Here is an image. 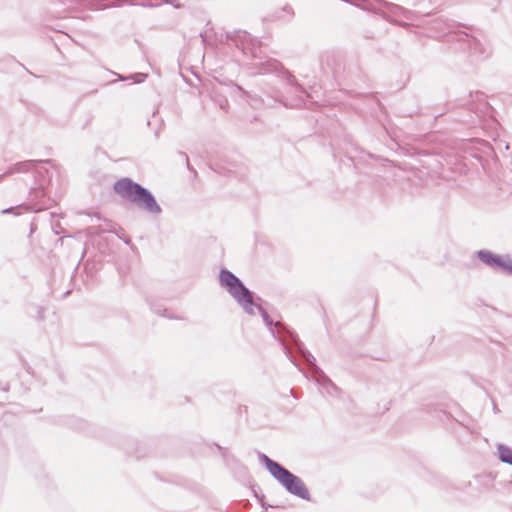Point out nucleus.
I'll return each mask as SVG.
<instances>
[{
    "label": "nucleus",
    "mask_w": 512,
    "mask_h": 512,
    "mask_svg": "<svg viewBox=\"0 0 512 512\" xmlns=\"http://www.w3.org/2000/svg\"><path fill=\"white\" fill-rule=\"evenodd\" d=\"M235 90H237L239 92H242V93H245L240 87H236Z\"/></svg>",
    "instance_id": "aec40b11"
},
{
    "label": "nucleus",
    "mask_w": 512,
    "mask_h": 512,
    "mask_svg": "<svg viewBox=\"0 0 512 512\" xmlns=\"http://www.w3.org/2000/svg\"><path fill=\"white\" fill-rule=\"evenodd\" d=\"M482 262L506 274H512V259L508 256L493 255L482 251Z\"/></svg>",
    "instance_id": "20e7f679"
},
{
    "label": "nucleus",
    "mask_w": 512,
    "mask_h": 512,
    "mask_svg": "<svg viewBox=\"0 0 512 512\" xmlns=\"http://www.w3.org/2000/svg\"><path fill=\"white\" fill-rule=\"evenodd\" d=\"M134 204L151 215H159L162 212L155 197L146 188L142 187L136 197Z\"/></svg>",
    "instance_id": "7ed1b4c3"
},
{
    "label": "nucleus",
    "mask_w": 512,
    "mask_h": 512,
    "mask_svg": "<svg viewBox=\"0 0 512 512\" xmlns=\"http://www.w3.org/2000/svg\"><path fill=\"white\" fill-rule=\"evenodd\" d=\"M32 169H35L37 173L41 174L43 167H38V165L33 161H25L16 164L10 173H20L24 171H30Z\"/></svg>",
    "instance_id": "6e6552de"
},
{
    "label": "nucleus",
    "mask_w": 512,
    "mask_h": 512,
    "mask_svg": "<svg viewBox=\"0 0 512 512\" xmlns=\"http://www.w3.org/2000/svg\"><path fill=\"white\" fill-rule=\"evenodd\" d=\"M490 149V145L487 142L482 141V153H486V151Z\"/></svg>",
    "instance_id": "2eb2a0df"
},
{
    "label": "nucleus",
    "mask_w": 512,
    "mask_h": 512,
    "mask_svg": "<svg viewBox=\"0 0 512 512\" xmlns=\"http://www.w3.org/2000/svg\"><path fill=\"white\" fill-rule=\"evenodd\" d=\"M31 195L36 199V198H40L42 196L45 195L44 193V190H43V185L41 184L40 187H37V188H32V192H31Z\"/></svg>",
    "instance_id": "9b49d317"
},
{
    "label": "nucleus",
    "mask_w": 512,
    "mask_h": 512,
    "mask_svg": "<svg viewBox=\"0 0 512 512\" xmlns=\"http://www.w3.org/2000/svg\"><path fill=\"white\" fill-rule=\"evenodd\" d=\"M132 4L133 3V0H112V3L110 6H113V7H120L124 4Z\"/></svg>",
    "instance_id": "ddd939ff"
},
{
    "label": "nucleus",
    "mask_w": 512,
    "mask_h": 512,
    "mask_svg": "<svg viewBox=\"0 0 512 512\" xmlns=\"http://www.w3.org/2000/svg\"><path fill=\"white\" fill-rule=\"evenodd\" d=\"M489 400H490V403H491V405H492L493 412H494V413H499V409H498V407H497V405H496L495 401H494L493 399H491V398H489Z\"/></svg>",
    "instance_id": "dca6fc26"
},
{
    "label": "nucleus",
    "mask_w": 512,
    "mask_h": 512,
    "mask_svg": "<svg viewBox=\"0 0 512 512\" xmlns=\"http://www.w3.org/2000/svg\"><path fill=\"white\" fill-rule=\"evenodd\" d=\"M142 186L129 178H122L115 182L114 191L124 199L134 203Z\"/></svg>",
    "instance_id": "f03ea898"
},
{
    "label": "nucleus",
    "mask_w": 512,
    "mask_h": 512,
    "mask_svg": "<svg viewBox=\"0 0 512 512\" xmlns=\"http://www.w3.org/2000/svg\"><path fill=\"white\" fill-rule=\"evenodd\" d=\"M498 458L501 462L512 466V449L504 444L497 445Z\"/></svg>",
    "instance_id": "1a4fd4ad"
},
{
    "label": "nucleus",
    "mask_w": 512,
    "mask_h": 512,
    "mask_svg": "<svg viewBox=\"0 0 512 512\" xmlns=\"http://www.w3.org/2000/svg\"><path fill=\"white\" fill-rule=\"evenodd\" d=\"M233 296L244 308H250L253 302L250 290H233Z\"/></svg>",
    "instance_id": "0eeeda50"
},
{
    "label": "nucleus",
    "mask_w": 512,
    "mask_h": 512,
    "mask_svg": "<svg viewBox=\"0 0 512 512\" xmlns=\"http://www.w3.org/2000/svg\"><path fill=\"white\" fill-rule=\"evenodd\" d=\"M220 284L227 288H246L244 284L232 272L223 269L219 275Z\"/></svg>",
    "instance_id": "39448f33"
},
{
    "label": "nucleus",
    "mask_w": 512,
    "mask_h": 512,
    "mask_svg": "<svg viewBox=\"0 0 512 512\" xmlns=\"http://www.w3.org/2000/svg\"><path fill=\"white\" fill-rule=\"evenodd\" d=\"M251 54H252V56H253V57H256V56H257V55H256V52H251Z\"/></svg>",
    "instance_id": "412c9836"
},
{
    "label": "nucleus",
    "mask_w": 512,
    "mask_h": 512,
    "mask_svg": "<svg viewBox=\"0 0 512 512\" xmlns=\"http://www.w3.org/2000/svg\"><path fill=\"white\" fill-rule=\"evenodd\" d=\"M288 82L292 85V86H295V91H300L301 88L297 85L296 81H295V78L294 76L292 75H289L288 76Z\"/></svg>",
    "instance_id": "4468645a"
},
{
    "label": "nucleus",
    "mask_w": 512,
    "mask_h": 512,
    "mask_svg": "<svg viewBox=\"0 0 512 512\" xmlns=\"http://www.w3.org/2000/svg\"><path fill=\"white\" fill-rule=\"evenodd\" d=\"M144 7H154L155 5L153 4H143Z\"/></svg>",
    "instance_id": "6ab92c4d"
},
{
    "label": "nucleus",
    "mask_w": 512,
    "mask_h": 512,
    "mask_svg": "<svg viewBox=\"0 0 512 512\" xmlns=\"http://www.w3.org/2000/svg\"><path fill=\"white\" fill-rule=\"evenodd\" d=\"M63 3L75 6H82L92 10H102L108 7L107 5H99L98 2L94 0H63Z\"/></svg>",
    "instance_id": "423d86ee"
},
{
    "label": "nucleus",
    "mask_w": 512,
    "mask_h": 512,
    "mask_svg": "<svg viewBox=\"0 0 512 512\" xmlns=\"http://www.w3.org/2000/svg\"><path fill=\"white\" fill-rule=\"evenodd\" d=\"M264 462L268 471L291 493L303 498H309V492L300 478L293 475L284 467L274 462L267 456Z\"/></svg>",
    "instance_id": "f257e3e1"
},
{
    "label": "nucleus",
    "mask_w": 512,
    "mask_h": 512,
    "mask_svg": "<svg viewBox=\"0 0 512 512\" xmlns=\"http://www.w3.org/2000/svg\"><path fill=\"white\" fill-rule=\"evenodd\" d=\"M133 77L136 79L137 82H141L143 80V78L145 77V75L144 74H135Z\"/></svg>",
    "instance_id": "f3484780"
},
{
    "label": "nucleus",
    "mask_w": 512,
    "mask_h": 512,
    "mask_svg": "<svg viewBox=\"0 0 512 512\" xmlns=\"http://www.w3.org/2000/svg\"><path fill=\"white\" fill-rule=\"evenodd\" d=\"M254 65L258 68L259 73H266L277 70L279 63L275 60H268L266 62L255 63Z\"/></svg>",
    "instance_id": "9d476101"
},
{
    "label": "nucleus",
    "mask_w": 512,
    "mask_h": 512,
    "mask_svg": "<svg viewBox=\"0 0 512 512\" xmlns=\"http://www.w3.org/2000/svg\"><path fill=\"white\" fill-rule=\"evenodd\" d=\"M282 12L285 13L284 15H281L279 16L280 18L282 19H289L292 17L293 15V11L290 7L288 6H285L283 9H282Z\"/></svg>",
    "instance_id": "f8f14e48"
},
{
    "label": "nucleus",
    "mask_w": 512,
    "mask_h": 512,
    "mask_svg": "<svg viewBox=\"0 0 512 512\" xmlns=\"http://www.w3.org/2000/svg\"><path fill=\"white\" fill-rule=\"evenodd\" d=\"M10 211H11V208L3 210L2 213L5 214V213H9Z\"/></svg>",
    "instance_id": "a211bd4d"
}]
</instances>
